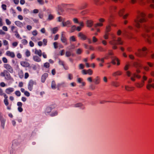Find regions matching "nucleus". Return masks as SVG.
Masks as SVG:
<instances>
[{"label":"nucleus","mask_w":154,"mask_h":154,"mask_svg":"<svg viewBox=\"0 0 154 154\" xmlns=\"http://www.w3.org/2000/svg\"><path fill=\"white\" fill-rule=\"evenodd\" d=\"M14 33H15V35L16 36V37L21 39V38L20 37V35L18 33L17 30L14 31Z\"/></svg>","instance_id":"ea45409f"},{"label":"nucleus","mask_w":154,"mask_h":154,"mask_svg":"<svg viewBox=\"0 0 154 154\" xmlns=\"http://www.w3.org/2000/svg\"><path fill=\"white\" fill-rule=\"evenodd\" d=\"M147 54V49L145 47H143L142 49H139L135 53L136 55L139 57H145Z\"/></svg>","instance_id":"f03ea898"},{"label":"nucleus","mask_w":154,"mask_h":154,"mask_svg":"<svg viewBox=\"0 0 154 154\" xmlns=\"http://www.w3.org/2000/svg\"><path fill=\"white\" fill-rule=\"evenodd\" d=\"M112 85L114 86L118 87L119 86L120 84L118 82H113L112 83Z\"/></svg>","instance_id":"c85d7f7f"},{"label":"nucleus","mask_w":154,"mask_h":154,"mask_svg":"<svg viewBox=\"0 0 154 154\" xmlns=\"http://www.w3.org/2000/svg\"><path fill=\"white\" fill-rule=\"evenodd\" d=\"M109 43L112 45H118L117 43L116 42V41L115 39H113L109 42Z\"/></svg>","instance_id":"cd10ccee"},{"label":"nucleus","mask_w":154,"mask_h":154,"mask_svg":"<svg viewBox=\"0 0 154 154\" xmlns=\"http://www.w3.org/2000/svg\"><path fill=\"white\" fill-rule=\"evenodd\" d=\"M117 9V7L115 5H111L109 7V9L111 12H115Z\"/></svg>","instance_id":"dca6fc26"},{"label":"nucleus","mask_w":154,"mask_h":154,"mask_svg":"<svg viewBox=\"0 0 154 154\" xmlns=\"http://www.w3.org/2000/svg\"><path fill=\"white\" fill-rule=\"evenodd\" d=\"M61 40L62 42L64 43L65 45H67V39L63 34L62 35Z\"/></svg>","instance_id":"ddd939ff"},{"label":"nucleus","mask_w":154,"mask_h":154,"mask_svg":"<svg viewBox=\"0 0 154 154\" xmlns=\"http://www.w3.org/2000/svg\"><path fill=\"white\" fill-rule=\"evenodd\" d=\"M66 55L67 57H69L71 56H73V54H72L71 52L67 51L66 52Z\"/></svg>","instance_id":"4c0bfd02"},{"label":"nucleus","mask_w":154,"mask_h":154,"mask_svg":"<svg viewBox=\"0 0 154 154\" xmlns=\"http://www.w3.org/2000/svg\"><path fill=\"white\" fill-rule=\"evenodd\" d=\"M93 42L95 43L97 42L98 40L95 36H93L92 38Z\"/></svg>","instance_id":"e2e57ef3"},{"label":"nucleus","mask_w":154,"mask_h":154,"mask_svg":"<svg viewBox=\"0 0 154 154\" xmlns=\"http://www.w3.org/2000/svg\"><path fill=\"white\" fill-rule=\"evenodd\" d=\"M63 26H68L71 24V23L69 21H67L66 22H62Z\"/></svg>","instance_id":"bb28decb"},{"label":"nucleus","mask_w":154,"mask_h":154,"mask_svg":"<svg viewBox=\"0 0 154 154\" xmlns=\"http://www.w3.org/2000/svg\"><path fill=\"white\" fill-rule=\"evenodd\" d=\"M33 59L36 62H39L41 61V59L37 55H34L33 57Z\"/></svg>","instance_id":"aec40b11"},{"label":"nucleus","mask_w":154,"mask_h":154,"mask_svg":"<svg viewBox=\"0 0 154 154\" xmlns=\"http://www.w3.org/2000/svg\"><path fill=\"white\" fill-rule=\"evenodd\" d=\"M115 57H112V63L113 64H116V60H115Z\"/></svg>","instance_id":"6e6d98bb"},{"label":"nucleus","mask_w":154,"mask_h":154,"mask_svg":"<svg viewBox=\"0 0 154 154\" xmlns=\"http://www.w3.org/2000/svg\"><path fill=\"white\" fill-rule=\"evenodd\" d=\"M6 55L8 57H11V58H14L15 57V54L14 53L10 51H7L6 53Z\"/></svg>","instance_id":"6e6552de"},{"label":"nucleus","mask_w":154,"mask_h":154,"mask_svg":"<svg viewBox=\"0 0 154 154\" xmlns=\"http://www.w3.org/2000/svg\"><path fill=\"white\" fill-rule=\"evenodd\" d=\"M15 94L18 97H19L21 95V93L20 91H16L15 92Z\"/></svg>","instance_id":"49530a36"},{"label":"nucleus","mask_w":154,"mask_h":154,"mask_svg":"<svg viewBox=\"0 0 154 154\" xmlns=\"http://www.w3.org/2000/svg\"><path fill=\"white\" fill-rule=\"evenodd\" d=\"M58 30V29L57 27H54L52 29V32L53 34H55Z\"/></svg>","instance_id":"a18cd8bd"},{"label":"nucleus","mask_w":154,"mask_h":154,"mask_svg":"<svg viewBox=\"0 0 154 154\" xmlns=\"http://www.w3.org/2000/svg\"><path fill=\"white\" fill-rule=\"evenodd\" d=\"M4 97L5 98V99H4V103L5 104L6 106H7L9 104V103L8 102V97L7 95L6 94H5L4 95Z\"/></svg>","instance_id":"5701e85b"},{"label":"nucleus","mask_w":154,"mask_h":154,"mask_svg":"<svg viewBox=\"0 0 154 154\" xmlns=\"http://www.w3.org/2000/svg\"><path fill=\"white\" fill-rule=\"evenodd\" d=\"M94 27L95 28H97L98 27H102L103 26V23H98L95 24L94 25Z\"/></svg>","instance_id":"473e14b6"},{"label":"nucleus","mask_w":154,"mask_h":154,"mask_svg":"<svg viewBox=\"0 0 154 154\" xmlns=\"http://www.w3.org/2000/svg\"><path fill=\"white\" fill-rule=\"evenodd\" d=\"M51 88L53 89H55L56 88L57 85L55 82L54 81H53L51 83Z\"/></svg>","instance_id":"c9c22d12"},{"label":"nucleus","mask_w":154,"mask_h":154,"mask_svg":"<svg viewBox=\"0 0 154 154\" xmlns=\"http://www.w3.org/2000/svg\"><path fill=\"white\" fill-rule=\"evenodd\" d=\"M2 9L4 10L5 11L7 9V6L5 4H2L1 6Z\"/></svg>","instance_id":"8fccbe9b"},{"label":"nucleus","mask_w":154,"mask_h":154,"mask_svg":"<svg viewBox=\"0 0 154 154\" xmlns=\"http://www.w3.org/2000/svg\"><path fill=\"white\" fill-rule=\"evenodd\" d=\"M4 67L7 70L11 73H12L13 70L12 67L9 64L5 63L3 65Z\"/></svg>","instance_id":"39448f33"},{"label":"nucleus","mask_w":154,"mask_h":154,"mask_svg":"<svg viewBox=\"0 0 154 154\" xmlns=\"http://www.w3.org/2000/svg\"><path fill=\"white\" fill-rule=\"evenodd\" d=\"M133 66L137 69H140L142 67V65L140 63H138L137 62L134 63Z\"/></svg>","instance_id":"6ab92c4d"},{"label":"nucleus","mask_w":154,"mask_h":154,"mask_svg":"<svg viewBox=\"0 0 154 154\" xmlns=\"http://www.w3.org/2000/svg\"><path fill=\"white\" fill-rule=\"evenodd\" d=\"M2 60L3 62L5 63H6L8 62V60L5 57H3L2 58Z\"/></svg>","instance_id":"bf43d9fd"},{"label":"nucleus","mask_w":154,"mask_h":154,"mask_svg":"<svg viewBox=\"0 0 154 154\" xmlns=\"http://www.w3.org/2000/svg\"><path fill=\"white\" fill-rule=\"evenodd\" d=\"M23 11L25 14H27L29 12V10L28 9L25 8L23 9Z\"/></svg>","instance_id":"69168bd1"},{"label":"nucleus","mask_w":154,"mask_h":154,"mask_svg":"<svg viewBox=\"0 0 154 154\" xmlns=\"http://www.w3.org/2000/svg\"><path fill=\"white\" fill-rule=\"evenodd\" d=\"M52 109V108L51 107H47L45 110V113L46 114L50 113L51 112Z\"/></svg>","instance_id":"72a5a7b5"},{"label":"nucleus","mask_w":154,"mask_h":154,"mask_svg":"<svg viewBox=\"0 0 154 154\" xmlns=\"http://www.w3.org/2000/svg\"><path fill=\"white\" fill-rule=\"evenodd\" d=\"M125 11V9L124 8L120 10L118 13L119 15L120 16H123V13Z\"/></svg>","instance_id":"2f4dec72"},{"label":"nucleus","mask_w":154,"mask_h":154,"mask_svg":"<svg viewBox=\"0 0 154 154\" xmlns=\"http://www.w3.org/2000/svg\"><path fill=\"white\" fill-rule=\"evenodd\" d=\"M33 51L34 52L35 54L38 55L39 57L42 56V53L41 50H37V49L35 48L34 50H33Z\"/></svg>","instance_id":"f8f14e48"},{"label":"nucleus","mask_w":154,"mask_h":154,"mask_svg":"<svg viewBox=\"0 0 154 154\" xmlns=\"http://www.w3.org/2000/svg\"><path fill=\"white\" fill-rule=\"evenodd\" d=\"M133 76L135 77V78H136L138 79H140L141 78V76L138 74H137L136 73H134L133 74Z\"/></svg>","instance_id":"37998d69"},{"label":"nucleus","mask_w":154,"mask_h":154,"mask_svg":"<svg viewBox=\"0 0 154 154\" xmlns=\"http://www.w3.org/2000/svg\"><path fill=\"white\" fill-rule=\"evenodd\" d=\"M111 30V27L109 25L106 26L105 32L109 33Z\"/></svg>","instance_id":"e433bc0d"},{"label":"nucleus","mask_w":154,"mask_h":154,"mask_svg":"<svg viewBox=\"0 0 154 154\" xmlns=\"http://www.w3.org/2000/svg\"><path fill=\"white\" fill-rule=\"evenodd\" d=\"M57 89L60 90V88L62 87H63V84H59L57 85Z\"/></svg>","instance_id":"4d7b16f0"},{"label":"nucleus","mask_w":154,"mask_h":154,"mask_svg":"<svg viewBox=\"0 0 154 154\" xmlns=\"http://www.w3.org/2000/svg\"><path fill=\"white\" fill-rule=\"evenodd\" d=\"M82 52V50L80 48L78 49L76 51V53L78 54H81Z\"/></svg>","instance_id":"680f3d73"},{"label":"nucleus","mask_w":154,"mask_h":154,"mask_svg":"<svg viewBox=\"0 0 154 154\" xmlns=\"http://www.w3.org/2000/svg\"><path fill=\"white\" fill-rule=\"evenodd\" d=\"M36 83L35 82H34L32 80H30L29 81L28 87V88L29 90L31 91L32 90L33 88V86L34 85H36Z\"/></svg>","instance_id":"423d86ee"},{"label":"nucleus","mask_w":154,"mask_h":154,"mask_svg":"<svg viewBox=\"0 0 154 154\" xmlns=\"http://www.w3.org/2000/svg\"><path fill=\"white\" fill-rule=\"evenodd\" d=\"M53 44L55 48L57 49L58 48V43L57 42H54L53 43Z\"/></svg>","instance_id":"052dcab7"},{"label":"nucleus","mask_w":154,"mask_h":154,"mask_svg":"<svg viewBox=\"0 0 154 154\" xmlns=\"http://www.w3.org/2000/svg\"><path fill=\"white\" fill-rule=\"evenodd\" d=\"M48 76V74L47 73H44L42 76L41 78V81L42 82H44L47 78Z\"/></svg>","instance_id":"a211bd4d"},{"label":"nucleus","mask_w":154,"mask_h":154,"mask_svg":"<svg viewBox=\"0 0 154 154\" xmlns=\"http://www.w3.org/2000/svg\"><path fill=\"white\" fill-rule=\"evenodd\" d=\"M15 23L17 26L20 27H22L23 26V23L19 21H16Z\"/></svg>","instance_id":"4be33fe9"},{"label":"nucleus","mask_w":154,"mask_h":154,"mask_svg":"<svg viewBox=\"0 0 154 154\" xmlns=\"http://www.w3.org/2000/svg\"><path fill=\"white\" fill-rule=\"evenodd\" d=\"M22 43L23 45H25L27 44L28 42L26 39H24L22 40Z\"/></svg>","instance_id":"864d4df0"},{"label":"nucleus","mask_w":154,"mask_h":154,"mask_svg":"<svg viewBox=\"0 0 154 154\" xmlns=\"http://www.w3.org/2000/svg\"><path fill=\"white\" fill-rule=\"evenodd\" d=\"M142 27L146 32H149L151 30L154 29V22L152 21L149 24H144Z\"/></svg>","instance_id":"7ed1b4c3"},{"label":"nucleus","mask_w":154,"mask_h":154,"mask_svg":"<svg viewBox=\"0 0 154 154\" xmlns=\"http://www.w3.org/2000/svg\"><path fill=\"white\" fill-rule=\"evenodd\" d=\"M54 18V16L51 14H50L48 16V20H51L53 19Z\"/></svg>","instance_id":"5fc2aeb1"},{"label":"nucleus","mask_w":154,"mask_h":154,"mask_svg":"<svg viewBox=\"0 0 154 154\" xmlns=\"http://www.w3.org/2000/svg\"><path fill=\"white\" fill-rule=\"evenodd\" d=\"M93 82L95 85H98L100 82V79L99 76H97L93 80Z\"/></svg>","instance_id":"9d476101"},{"label":"nucleus","mask_w":154,"mask_h":154,"mask_svg":"<svg viewBox=\"0 0 154 154\" xmlns=\"http://www.w3.org/2000/svg\"><path fill=\"white\" fill-rule=\"evenodd\" d=\"M116 41L117 42V43L118 45H122L123 44V42L122 41L121 38L120 37H119L118 38Z\"/></svg>","instance_id":"7c9ffc66"},{"label":"nucleus","mask_w":154,"mask_h":154,"mask_svg":"<svg viewBox=\"0 0 154 154\" xmlns=\"http://www.w3.org/2000/svg\"><path fill=\"white\" fill-rule=\"evenodd\" d=\"M5 94H5L3 92V91L2 89L0 88V95L2 96L3 95L4 97V95Z\"/></svg>","instance_id":"13d9d810"},{"label":"nucleus","mask_w":154,"mask_h":154,"mask_svg":"<svg viewBox=\"0 0 154 154\" xmlns=\"http://www.w3.org/2000/svg\"><path fill=\"white\" fill-rule=\"evenodd\" d=\"M70 40L72 42H75L76 41L75 37L72 36L70 37Z\"/></svg>","instance_id":"de8ad7c7"},{"label":"nucleus","mask_w":154,"mask_h":154,"mask_svg":"<svg viewBox=\"0 0 154 154\" xmlns=\"http://www.w3.org/2000/svg\"><path fill=\"white\" fill-rule=\"evenodd\" d=\"M29 76V75L28 72H26L24 74V78L25 79H27Z\"/></svg>","instance_id":"0e129e2a"},{"label":"nucleus","mask_w":154,"mask_h":154,"mask_svg":"<svg viewBox=\"0 0 154 154\" xmlns=\"http://www.w3.org/2000/svg\"><path fill=\"white\" fill-rule=\"evenodd\" d=\"M83 106V104L82 103H79L75 104V106L76 107H81Z\"/></svg>","instance_id":"79ce46f5"},{"label":"nucleus","mask_w":154,"mask_h":154,"mask_svg":"<svg viewBox=\"0 0 154 154\" xmlns=\"http://www.w3.org/2000/svg\"><path fill=\"white\" fill-rule=\"evenodd\" d=\"M109 33L106 32H105V34L103 36L104 38L105 39H107L109 38Z\"/></svg>","instance_id":"58836bf2"},{"label":"nucleus","mask_w":154,"mask_h":154,"mask_svg":"<svg viewBox=\"0 0 154 154\" xmlns=\"http://www.w3.org/2000/svg\"><path fill=\"white\" fill-rule=\"evenodd\" d=\"M125 89L128 91H131L134 89V88L133 87H130L128 86H125Z\"/></svg>","instance_id":"b1692460"},{"label":"nucleus","mask_w":154,"mask_h":154,"mask_svg":"<svg viewBox=\"0 0 154 154\" xmlns=\"http://www.w3.org/2000/svg\"><path fill=\"white\" fill-rule=\"evenodd\" d=\"M0 121L1 122V125L3 128H4L5 120L4 119L2 118L0 119Z\"/></svg>","instance_id":"f704fd0d"},{"label":"nucleus","mask_w":154,"mask_h":154,"mask_svg":"<svg viewBox=\"0 0 154 154\" xmlns=\"http://www.w3.org/2000/svg\"><path fill=\"white\" fill-rule=\"evenodd\" d=\"M122 72L120 71H118L116 72H113L112 74V75L113 76H116L117 75H120L122 74Z\"/></svg>","instance_id":"412c9836"},{"label":"nucleus","mask_w":154,"mask_h":154,"mask_svg":"<svg viewBox=\"0 0 154 154\" xmlns=\"http://www.w3.org/2000/svg\"><path fill=\"white\" fill-rule=\"evenodd\" d=\"M25 54L26 57H29L30 55V52L28 50H27L25 53Z\"/></svg>","instance_id":"3c124183"},{"label":"nucleus","mask_w":154,"mask_h":154,"mask_svg":"<svg viewBox=\"0 0 154 154\" xmlns=\"http://www.w3.org/2000/svg\"><path fill=\"white\" fill-rule=\"evenodd\" d=\"M18 75L20 79H23L24 77L23 72L22 70H20L18 72Z\"/></svg>","instance_id":"a878e982"},{"label":"nucleus","mask_w":154,"mask_h":154,"mask_svg":"<svg viewBox=\"0 0 154 154\" xmlns=\"http://www.w3.org/2000/svg\"><path fill=\"white\" fill-rule=\"evenodd\" d=\"M32 33L33 35L36 36L37 35L38 32L36 30H35L32 32Z\"/></svg>","instance_id":"774afa93"},{"label":"nucleus","mask_w":154,"mask_h":154,"mask_svg":"<svg viewBox=\"0 0 154 154\" xmlns=\"http://www.w3.org/2000/svg\"><path fill=\"white\" fill-rule=\"evenodd\" d=\"M152 88V86H151V84H148L147 85H146V88L149 90H150V89H151V88Z\"/></svg>","instance_id":"338daca9"},{"label":"nucleus","mask_w":154,"mask_h":154,"mask_svg":"<svg viewBox=\"0 0 154 154\" xmlns=\"http://www.w3.org/2000/svg\"><path fill=\"white\" fill-rule=\"evenodd\" d=\"M9 72L6 70H4L0 73V75L2 77H4L6 80H13V79L11 77Z\"/></svg>","instance_id":"20e7f679"},{"label":"nucleus","mask_w":154,"mask_h":154,"mask_svg":"<svg viewBox=\"0 0 154 154\" xmlns=\"http://www.w3.org/2000/svg\"><path fill=\"white\" fill-rule=\"evenodd\" d=\"M93 73V71L91 69H89L87 70V74H88L90 75H91Z\"/></svg>","instance_id":"a19ab883"},{"label":"nucleus","mask_w":154,"mask_h":154,"mask_svg":"<svg viewBox=\"0 0 154 154\" xmlns=\"http://www.w3.org/2000/svg\"><path fill=\"white\" fill-rule=\"evenodd\" d=\"M94 2L95 4L98 5H101L104 3L103 1L100 2V0H94Z\"/></svg>","instance_id":"393cba45"},{"label":"nucleus","mask_w":154,"mask_h":154,"mask_svg":"<svg viewBox=\"0 0 154 154\" xmlns=\"http://www.w3.org/2000/svg\"><path fill=\"white\" fill-rule=\"evenodd\" d=\"M86 24L88 27H91L94 24V22L91 20H88L86 21Z\"/></svg>","instance_id":"4468645a"},{"label":"nucleus","mask_w":154,"mask_h":154,"mask_svg":"<svg viewBox=\"0 0 154 154\" xmlns=\"http://www.w3.org/2000/svg\"><path fill=\"white\" fill-rule=\"evenodd\" d=\"M142 36L144 38L146 41L149 44H151L152 43L151 41V37L147 34H142Z\"/></svg>","instance_id":"0eeeda50"},{"label":"nucleus","mask_w":154,"mask_h":154,"mask_svg":"<svg viewBox=\"0 0 154 154\" xmlns=\"http://www.w3.org/2000/svg\"><path fill=\"white\" fill-rule=\"evenodd\" d=\"M44 66L46 68H48L50 66V65L49 63L46 62L44 63Z\"/></svg>","instance_id":"c03bdc74"},{"label":"nucleus","mask_w":154,"mask_h":154,"mask_svg":"<svg viewBox=\"0 0 154 154\" xmlns=\"http://www.w3.org/2000/svg\"><path fill=\"white\" fill-rule=\"evenodd\" d=\"M14 91V89L12 88H7L5 91V92L7 94H10L13 92Z\"/></svg>","instance_id":"f3484780"},{"label":"nucleus","mask_w":154,"mask_h":154,"mask_svg":"<svg viewBox=\"0 0 154 154\" xmlns=\"http://www.w3.org/2000/svg\"><path fill=\"white\" fill-rule=\"evenodd\" d=\"M20 65L23 67H30V64L28 62L25 61H22L20 62Z\"/></svg>","instance_id":"9b49d317"},{"label":"nucleus","mask_w":154,"mask_h":154,"mask_svg":"<svg viewBox=\"0 0 154 154\" xmlns=\"http://www.w3.org/2000/svg\"><path fill=\"white\" fill-rule=\"evenodd\" d=\"M146 17V15L144 13L138 12L134 20L135 26L137 28H140V23H145L147 21Z\"/></svg>","instance_id":"f257e3e1"},{"label":"nucleus","mask_w":154,"mask_h":154,"mask_svg":"<svg viewBox=\"0 0 154 154\" xmlns=\"http://www.w3.org/2000/svg\"><path fill=\"white\" fill-rule=\"evenodd\" d=\"M78 37L80 38L81 39L84 40H85L87 38L86 36L81 32L79 33Z\"/></svg>","instance_id":"2eb2a0df"},{"label":"nucleus","mask_w":154,"mask_h":154,"mask_svg":"<svg viewBox=\"0 0 154 154\" xmlns=\"http://www.w3.org/2000/svg\"><path fill=\"white\" fill-rule=\"evenodd\" d=\"M76 26L75 25H74L72 26L71 29V32H74L75 30L76 29Z\"/></svg>","instance_id":"603ef678"},{"label":"nucleus","mask_w":154,"mask_h":154,"mask_svg":"<svg viewBox=\"0 0 154 154\" xmlns=\"http://www.w3.org/2000/svg\"><path fill=\"white\" fill-rule=\"evenodd\" d=\"M134 85L137 88H141L144 86V84L143 81H141L140 82H138L135 83Z\"/></svg>","instance_id":"1a4fd4ad"},{"label":"nucleus","mask_w":154,"mask_h":154,"mask_svg":"<svg viewBox=\"0 0 154 154\" xmlns=\"http://www.w3.org/2000/svg\"><path fill=\"white\" fill-rule=\"evenodd\" d=\"M58 114V112L57 111H56L54 112H52V113L51 114V116H57Z\"/></svg>","instance_id":"09e8293b"},{"label":"nucleus","mask_w":154,"mask_h":154,"mask_svg":"<svg viewBox=\"0 0 154 154\" xmlns=\"http://www.w3.org/2000/svg\"><path fill=\"white\" fill-rule=\"evenodd\" d=\"M97 50L100 52H104L106 51V49H104L101 46H99L97 48Z\"/></svg>","instance_id":"c756f323"}]
</instances>
